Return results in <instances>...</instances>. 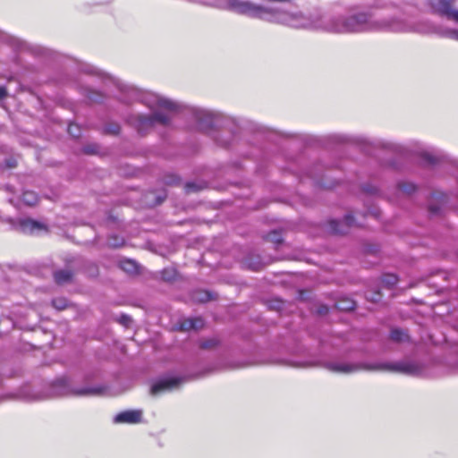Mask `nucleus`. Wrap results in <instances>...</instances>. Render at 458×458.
I'll use <instances>...</instances> for the list:
<instances>
[{"label": "nucleus", "instance_id": "nucleus-1", "mask_svg": "<svg viewBox=\"0 0 458 458\" xmlns=\"http://www.w3.org/2000/svg\"><path fill=\"white\" fill-rule=\"evenodd\" d=\"M273 23L294 29L318 30L330 33L345 34L366 30L407 32L415 30L411 24L398 19L373 21L367 13L350 16L325 17L319 13L306 15L301 12L289 13L276 8Z\"/></svg>", "mask_w": 458, "mask_h": 458}, {"label": "nucleus", "instance_id": "nucleus-2", "mask_svg": "<svg viewBox=\"0 0 458 458\" xmlns=\"http://www.w3.org/2000/svg\"><path fill=\"white\" fill-rule=\"evenodd\" d=\"M323 367L333 373L338 374H352L365 369L398 372L414 376L419 375L422 371V367L420 364L410 360L374 364L331 360L325 362Z\"/></svg>", "mask_w": 458, "mask_h": 458}, {"label": "nucleus", "instance_id": "nucleus-3", "mask_svg": "<svg viewBox=\"0 0 458 458\" xmlns=\"http://www.w3.org/2000/svg\"><path fill=\"white\" fill-rule=\"evenodd\" d=\"M126 97L124 101L138 100L156 111H175L177 104L151 91H143L132 86L124 85L118 80L108 78Z\"/></svg>", "mask_w": 458, "mask_h": 458}, {"label": "nucleus", "instance_id": "nucleus-4", "mask_svg": "<svg viewBox=\"0 0 458 458\" xmlns=\"http://www.w3.org/2000/svg\"><path fill=\"white\" fill-rule=\"evenodd\" d=\"M101 392L100 388L98 387H81V388H71L68 385V380L65 378H60L55 380L51 386V393L41 394L32 393L30 394L29 389H24L21 393V398L26 401H39L46 399L50 396L73 394L77 396L85 395H97Z\"/></svg>", "mask_w": 458, "mask_h": 458}, {"label": "nucleus", "instance_id": "nucleus-5", "mask_svg": "<svg viewBox=\"0 0 458 458\" xmlns=\"http://www.w3.org/2000/svg\"><path fill=\"white\" fill-rule=\"evenodd\" d=\"M169 114L156 111L151 114L145 115L140 114H131L127 118V123L131 125L140 134L146 133L155 124L166 125L170 123Z\"/></svg>", "mask_w": 458, "mask_h": 458}, {"label": "nucleus", "instance_id": "nucleus-6", "mask_svg": "<svg viewBox=\"0 0 458 458\" xmlns=\"http://www.w3.org/2000/svg\"><path fill=\"white\" fill-rule=\"evenodd\" d=\"M454 0H430L432 8L439 14L458 23V10L454 9Z\"/></svg>", "mask_w": 458, "mask_h": 458}, {"label": "nucleus", "instance_id": "nucleus-7", "mask_svg": "<svg viewBox=\"0 0 458 458\" xmlns=\"http://www.w3.org/2000/svg\"><path fill=\"white\" fill-rule=\"evenodd\" d=\"M185 379L183 377H167L159 380L151 387V394L153 395L159 394L163 392H169L179 388Z\"/></svg>", "mask_w": 458, "mask_h": 458}, {"label": "nucleus", "instance_id": "nucleus-8", "mask_svg": "<svg viewBox=\"0 0 458 458\" xmlns=\"http://www.w3.org/2000/svg\"><path fill=\"white\" fill-rule=\"evenodd\" d=\"M353 216L347 214L342 221L331 220L328 223V230L335 234H345L348 233L350 228L358 226Z\"/></svg>", "mask_w": 458, "mask_h": 458}, {"label": "nucleus", "instance_id": "nucleus-9", "mask_svg": "<svg viewBox=\"0 0 458 458\" xmlns=\"http://www.w3.org/2000/svg\"><path fill=\"white\" fill-rule=\"evenodd\" d=\"M14 228L26 234H34L37 232L47 230V226L44 224L30 218L18 220L14 225Z\"/></svg>", "mask_w": 458, "mask_h": 458}, {"label": "nucleus", "instance_id": "nucleus-10", "mask_svg": "<svg viewBox=\"0 0 458 458\" xmlns=\"http://www.w3.org/2000/svg\"><path fill=\"white\" fill-rule=\"evenodd\" d=\"M193 115L199 125L202 128H209L213 125L216 114L212 111L196 108Z\"/></svg>", "mask_w": 458, "mask_h": 458}, {"label": "nucleus", "instance_id": "nucleus-11", "mask_svg": "<svg viewBox=\"0 0 458 458\" xmlns=\"http://www.w3.org/2000/svg\"><path fill=\"white\" fill-rule=\"evenodd\" d=\"M142 411L140 410H129L123 412L118 413L114 418V422L116 424L119 423H129V424H136L141 421Z\"/></svg>", "mask_w": 458, "mask_h": 458}, {"label": "nucleus", "instance_id": "nucleus-12", "mask_svg": "<svg viewBox=\"0 0 458 458\" xmlns=\"http://www.w3.org/2000/svg\"><path fill=\"white\" fill-rule=\"evenodd\" d=\"M73 274L69 269L57 270L54 273V278L56 284H64L72 281Z\"/></svg>", "mask_w": 458, "mask_h": 458}, {"label": "nucleus", "instance_id": "nucleus-13", "mask_svg": "<svg viewBox=\"0 0 458 458\" xmlns=\"http://www.w3.org/2000/svg\"><path fill=\"white\" fill-rule=\"evenodd\" d=\"M390 337L394 342H404L409 339L405 331L394 328L391 331Z\"/></svg>", "mask_w": 458, "mask_h": 458}, {"label": "nucleus", "instance_id": "nucleus-14", "mask_svg": "<svg viewBox=\"0 0 458 458\" xmlns=\"http://www.w3.org/2000/svg\"><path fill=\"white\" fill-rule=\"evenodd\" d=\"M336 308L341 310H352L355 308V302L349 299L340 300L336 302Z\"/></svg>", "mask_w": 458, "mask_h": 458}, {"label": "nucleus", "instance_id": "nucleus-15", "mask_svg": "<svg viewBox=\"0 0 458 458\" xmlns=\"http://www.w3.org/2000/svg\"><path fill=\"white\" fill-rule=\"evenodd\" d=\"M120 267L123 270L130 274L135 273L137 271V264L131 259L121 261Z\"/></svg>", "mask_w": 458, "mask_h": 458}, {"label": "nucleus", "instance_id": "nucleus-16", "mask_svg": "<svg viewBox=\"0 0 458 458\" xmlns=\"http://www.w3.org/2000/svg\"><path fill=\"white\" fill-rule=\"evenodd\" d=\"M124 244V239L118 235L113 234L107 239V245L112 248H119Z\"/></svg>", "mask_w": 458, "mask_h": 458}, {"label": "nucleus", "instance_id": "nucleus-17", "mask_svg": "<svg viewBox=\"0 0 458 458\" xmlns=\"http://www.w3.org/2000/svg\"><path fill=\"white\" fill-rule=\"evenodd\" d=\"M22 200L29 206H33L38 201V196L33 191H25L22 194Z\"/></svg>", "mask_w": 458, "mask_h": 458}, {"label": "nucleus", "instance_id": "nucleus-18", "mask_svg": "<svg viewBox=\"0 0 458 458\" xmlns=\"http://www.w3.org/2000/svg\"><path fill=\"white\" fill-rule=\"evenodd\" d=\"M398 278L394 274H386L382 277V284L390 288L397 284Z\"/></svg>", "mask_w": 458, "mask_h": 458}, {"label": "nucleus", "instance_id": "nucleus-19", "mask_svg": "<svg viewBox=\"0 0 458 458\" xmlns=\"http://www.w3.org/2000/svg\"><path fill=\"white\" fill-rule=\"evenodd\" d=\"M205 188V183L202 182H187L185 184V191L187 193L196 192Z\"/></svg>", "mask_w": 458, "mask_h": 458}, {"label": "nucleus", "instance_id": "nucleus-20", "mask_svg": "<svg viewBox=\"0 0 458 458\" xmlns=\"http://www.w3.org/2000/svg\"><path fill=\"white\" fill-rule=\"evenodd\" d=\"M267 241L275 244H280L283 242L282 234L278 231H272L267 235Z\"/></svg>", "mask_w": 458, "mask_h": 458}, {"label": "nucleus", "instance_id": "nucleus-21", "mask_svg": "<svg viewBox=\"0 0 458 458\" xmlns=\"http://www.w3.org/2000/svg\"><path fill=\"white\" fill-rule=\"evenodd\" d=\"M218 344V340L216 338H209L207 340H203L199 344V347L201 349H213Z\"/></svg>", "mask_w": 458, "mask_h": 458}, {"label": "nucleus", "instance_id": "nucleus-22", "mask_svg": "<svg viewBox=\"0 0 458 458\" xmlns=\"http://www.w3.org/2000/svg\"><path fill=\"white\" fill-rule=\"evenodd\" d=\"M54 308L63 310L68 307V301L64 298H56L52 301Z\"/></svg>", "mask_w": 458, "mask_h": 458}, {"label": "nucleus", "instance_id": "nucleus-23", "mask_svg": "<svg viewBox=\"0 0 458 458\" xmlns=\"http://www.w3.org/2000/svg\"><path fill=\"white\" fill-rule=\"evenodd\" d=\"M176 272L173 268H165L162 271L161 276L164 281L170 282L175 278Z\"/></svg>", "mask_w": 458, "mask_h": 458}, {"label": "nucleus", "instance_id": "nucleus-24", "mask_svg": "<svg viewBox=\"0 0 458 458\" xmlns=\"http://www.w3.org/2000/svg\"><path fill=\"white\" fill-rule=\"evenodd\" d=\"M399 189L403 193L411 194L415 191L416 186L411 182H402L399 184Z\"/></svg>", "mask_w": 458, "mask_h": 458}, {"label": "nucleus", "instance_id": "nucleus-25", "mask_svg": "<svg viewBox=\"0 0 458 458\" xmlns=\"http://www.w3.org/2000/svg\"><path fill=\"white\" fill-rule=\"evenodd\" d=\"M420 156H421L422 160L425 163L429 164V165L435 164L437 160V158L434 155H432L431 153H429L428 151H422Z\"/></svg>", "mask_w": 458, "mask_h": 458}, {"label": "nucleus", "instance_id": "nucleus-26", "mask_svg": "<svg viewBox=\"0 0 458 458\" xmlns=\"http://www.w3.org/2000/svg\"><path fill=\"white\" fill-rule=\"evenodd\" d=\"M442 36L458 40V30H445L442 32Z\"/></svg>", "mask_w": 458, "mask_h": 458}, {"label": "nucleus", "instance_id": "nucleus-27", "mask_svg": "<svg viewBox=\"0 0 458 458\" xmlns=\"http://www.w3.org/2000/svg\"><path fill=\"white\" fill-rule=\"evenodd\" d=\"M192 327H193L192 318L184 319L183 321H182L181 326H180L181 329L183 331L191 330V329H192Z\"/></svg>", "mask_w": 458, "mask_h": 458}, {"label": "nucleus", "instance_id": "nucleus-28", "mask_svg": "<svg viewBox=\"0 0 458 458\" xmlns=\"http://www.w3.org/2000/svg\"><path fill=\"white\" fill-rule=\"evenodd\" d=\"M118 322L125 327H130L131 323V318L127 316V315H121L119 318H118Z\"/></svg>", "mask_w": 458, "mask_h": 458}, {"label": "nucleus", "instance_id": "nucleus-29", "mask_svg": "<svg viewBox=\"0 0 458 458\" xmlns=\"http://www.w3.org/2000/svg\"><path fill=\"white\" fill-rule=\"evenodd\" d=\"M68 132L72 136V137H79L80 136V129L77 125L75 124H70L69 127H68Z\"/></svg>", "mask_w": 458, "mask_h": 458}, {"label": "nucleus", "instance_id": "nucleus-30", "mask_svg": "<svg viewBox=\"0 0 458 458\" xmlns=\"http://www.w3.org/2000/svg\"><path fill=\"white\" fill-rule=\"evenodd\" d=\"M193 327L192 329L198 330L203 327L204 322L200 318H192Z\"/></svg>", "mask_w": 458, "mask_h": 458}, {"label": "nucleus", "instance_id": "nucleus-31", "mask_svg": "<svg viewBox=\"0 0 458 458\" xmlns=\"http://www.w3.org/2000/svg\"><path fill=\"white\" fill-rule=\"evenodd\" d=\"M367 299L370 300L372 302H377L381 299V294L379 292H376L373 293H368Z\"/></svg>", "mask_w": 458, "mask_h": 458}, {"label": "nucleus", "instance_id": "nucleus-32", "mask_svg": "<svg viewBox=\"0 0 458 458\" xmlns=\"http://www.w3.org/2000/svg\"><path fill=\"white\" fill-rule=\"evenodd\" d=\"M106 131L110 133L117 134L120 131V126L118 124H112L106 128Z\"/></svg>", "mask_w": 458, "mask_h": 458}, {"label": "nucleus", "instance_id": "nucleus-33", "mask_svg": "<svg viewBox=\"0 0 458 458\" xmlns=\"http://www.w3.org/2000/svg\"><path fill=\"white\" fill-rule=\"evenodd\" d=\"M83 151L86 153V154H94L97 152V147L96 146H86L84 148H83Z\"/></svg>", "mask_w": 458, "mask_h": 458}, {"label": "nucleus", "instance_id": "nucleus-34", "mask_svg": "<svg viewBox=\"0 0 458 458\" xmlns=\"http://www.w3.org/2000/svg\"><path fill=\"white\" fill-rule=\"evenodd\" d=\"M200 294L201 297L198 298L199 301H205L209 300V294L208 293H200Z\"/></svg>", "mask_w": 458, "mask_h": 458}, {"label": "nucleus", "instance_id": "nucleus-35", "mask_svg": "<svg viewBox=\"0 0 458 458\" xmlns=\"http://www.w3.org/2000/svg\"><path fill=\"white\" fill-rule=\"evenodd\" d=\"M7 95L6 89L4 87L0 88V101L3 100Z\"/></svg>", "mask_w": 458, "mask_h": 458}, {"label": "nucleus", "instance_id": "nucleus-36", "mask_svg": "<svg viewBox=\"0 0 458 458\" xmlns=\"http://www.w3.org/2000/svg\"><path fill=\"white\" fill-rule=\"evenodd\" d=\"M387 148H391L394 151H400L401 147L393 143H388Z\"/></svg>", "mask_w": 458, "mask_h": 458}, {"label": "nucleus", "instance_id": "nucleus-37", "mask_svg": "<svg viewBox=\"0 0 458 458\" xmlns=\"http://www.w3.org/2000/svg\"><path fill=\"white\" fill-rule=\"evenodd\" d=\"M364 191L370 193V194H374L376 193L377 190L375 188H372V187H366L364 188Z\"/></svg>", "mask_w": 458, "mask_h": 458}, {"label": "nucleus", "instance_id": "nucleus-38", "mask_svg": "<svg viewBox=\"0 0 458 458\" xmlns=\"http://www.w3.org/2000/svg\"><path fill=\"white\" fill-rule=\"evenodd\" d=\"M429 211H430L431 214H437L438 212V208L434 207V206H430L429 207Z\"/></svg>", "mask_w": 458, "mask_h": 458}, {"label": "nucleus", "instance_id": "nucleus-39", "mask_svg": "<svg viewBox=\"0 0 458 458\" xmlns=\"http://www.w3.org/2000/svg\"><path fill=\"white\" fill-rule=\"evenodd\" d=\"M327 312V307H321L320 310H319V313L320 314H326Z\"/></svg>", "mask_w": 458, "mask_h": 458}, {"label": "nucleus", "instance_id": "nucleus-40", "mask_svg": "<svg viewBox=\"0 0 458 458\" xmlns=\"http://www.w3.org/2000/svg\"><path fill=\"white\" fill-rule=\"evenodd\" d=\"M165 197H157L155 204H160L163 202Z\"/></svg>", "mask_w": 458, "mask_h": 458}, {"label": "nucleus", "instance_id": "nucleus-41", "mask_svg": "<svg viewBox=\"0 0 458 458\" xmlns=\"http://www.w3.org/2000/svg\"><path fill=\"white\" fill-rule=\"evenodd\" d=\"M252 268L257 270V269H259V267L258 266H254V267H252Z\"/></svg>", "mask_w": 458, "mask_h": 458}]
</instances>
